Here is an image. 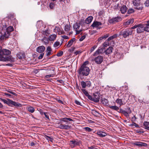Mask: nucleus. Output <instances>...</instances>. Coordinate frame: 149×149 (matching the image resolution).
Listing matches in <instances>:
<instances>
[{
  "label": "nucleus",
  "mask_w": 149,
  "mask_h": 149,
  "mask_svg": "<svg viewBox=\"0 0 149 149\" xmlns=\"http://www.w3.org/2000/svg\"><path fill=\"white\" fill-rule=\"evenodd\" d=\"M116 102L118 104H119L120 106L124 105L123 102L122 100L118 98L116 100Z\"/></svg>",
  "instance_id": "31"
},
{
  "label": "nucleus",
  "mask_w": 149,
  "mask_h": 149,
  "mask_svg": "<svg viewBox=\"0 0 149 149\" xmlns=\"http://www.w3.org/2000/svg\"><path fill=\"white\" fill-rule=\"evenodd\" d=\"M49 113L47 112H45V113H44V115L45 116V117L47 119L49 120H50V119L49 118V116H48Z\"/></svg>",
  "instance_id": "56"
},
{
  "label": "nucleus",
  "mask_w": 149,
  "mask_h": 149,
  "mask_svg": "<svg viewBox=\"0 0 149 149\" xmlns=\"http://www.w3.org/2000/svg\"><path fill=\"white\" fill-rule=\"evenodd\" d=\"M121 99L122 100L124 104H125L127 102V100H128V97L126 96V95H125L123 96V98Z\"/></svg>",
  "instance_id": "30"
},
{
  "label": "nucleus",
  "mask_w": 149,
  "mask_h": 149,
  "mask_svg": "<svg viewBox=\"0 0 149 149\" xmlns=\"http://www.w3.org/2000/svg\"><path fill=\"white\" fill-rule=\"evenodd\" d=\"M76 39L75 38H73L69 40L68 42V43L67 45V47H70L72 44L73 42Z\"/></svg>",
  "instance_id": "24"
},
{
  "label": "nucleus",
  "mask_w": 149,
  "mask_h": 149,
  "mask_svg": "<svg viewBox=\"0 0 149 149\" xmlns=\"http://www.w3.org/2000/svg\"><path fill=\"white\" fill-rule=\"evenodd\" d=\"M134 12V10L133 9L131 8L129 9L127 11V13L129 14H131Z\"/></svg>",
  "instance_id": "54"
},
{
  "label": "nucleus",
  "mask_w": 149,
  "mask_h": 149,
  "mask_svg": "<svg viewBox=\"0 0 149 149\" xmlns=\"http://www.w3.org/2000/svg\"><path fill=\"white\" fill-rule=\"evenodd\" d=\"M147 24H145V31L149 32V20L147 21Z\"/></svg>",
  "instance_id": "27"
},
{
  "label": "nucleus",
  "mask_w": 149,
  "mask_h": 149,
  "mask_svg": "<svg viewBox=\"0 0 149 149\" xmlns=\"http://www.w3.org/2000/svg\"><path fill=\"white\" fill-rule=\"evenodd\" d=\"M102 25L101 22L96 21H94L91 25V26L93 28L97 27L99 26H101Z\"/></svg>",
  "instance_id": "18"
},
{
  "label": "nucleus",
  "mask_w": 149,
  "mask_h": 149,
  "mask_svg": "<svg viewBox=\"0 0 149 149\" xmlns=\"http://www.w3.org/2000/svg\"><path fill=\"white\" fill-rule=\"evenodd\" d=\"M81 143L80 141L71 140L70 141V145L72 148H73L77 146H79Z\"/></svg>",
  "instance_id": "11"
},
{
  "label": "nucleus",
  "mask_w": 149,
  "mask_h": 149,
  "mask_svg": "<svg viewBox=\"0 0 149 149\" xmlns=\"http://www.w3.org/2000/svg\"><path fill=\"white\" fill-rule=\"evenodd\" d=\"M81 84L82 87L83 88H85L86 87V86L85 82L82 81L81 82Z\"/></svg>",
  "instance_id": "46"
},
{
  "label": "nucleus",
  "mask_w": 149,
  "mask_h": 149,
  "mask_svg": "<svg viewBox=\"0 0 149 149\" xmlns=\"http://www.w3.org/2000/svg\"><path fill=\"white\" fill-rule=\"evenodd\" d=\"M145 24H135L131 27V29H136V31L138 33L143 32L145 31Z\"/></svg>",
  "instance_id": "3"
},
{
  "label": "nucleus",
  "mask_w": 149,
  "mask_h": 149,
  "mask_svg": "<svg viewBox=\"0 0 149 149\" xmlns=\"http://www.w3.org/2000/svg\"><path fill=\"white\" fill-rule=\"evenodd\" d=\"M118 36H118V35L117 34H115L109 37L107 39V40L108 41H110L115 38H116Z\"/></svg>",
  "instance_id": "29"
},
{
  "label": "nucleus",
  "mask_w": 149,
  "mask_h": 149,
  "mask_svg": "<svg viewBox=\"0 0 149 149\" xmlns=\"http://www.w3.org/2000/svg\"><path fill=\"white\" fill-rule=\"evenodd\" d=\"M92 113L94 116H98L99 114V113L95 110H93L92 111Z\"/></svg>",
  "instance_id": "41"
},
{
  "label": "nucleus",
  "mask_w": 149,
  "mask_h": 149,
  "mask_svg": "<svg viewBox=\"0 0 149 149\" xmlns=\"http://www.w3.org/2000/svg\"><path fill=\"white\" fill-rule=\"evenodd\" d=\"M127 8L125 5H123L120 8V11L122 14L125 13L127 10Z\"/></svg>",
  "instance_id": "19"
},
{
  "label": "nucleus",
  "mask_w": 149,
  "mask_h": 149,
  "mask_svg": "<svg viewBox=\"0 0 149 149\" xmlns=\"http://www.w3.org/2000/svg\"><path fill=\"white\" fill-rule=\"evenodd\" d=\"M10 53V50L6 49H2V47H0V60L3 61H6L7 59L4 57L3 55H8Z\"/></svg>",
  "instance_id": "2"
},
{
  "label": "nucleus",
  "mask_w": 149,
  "mask_h": 149,
  "mask_svg": "<svg viewBox=\"0 0 149 149\" xmlns=\"http://www.w3.org/2000/svg\"><path fill=\"white\" fill-rule=\"evenodd\" d=\"M93 19V17L92 16H90L87 17L86 20V23L88 24L91 23Z\"/></svg>",
  "instance_id": "26"
},
{
  "label": "nucleus",
  "mask_w": 149,
  "mask_h": 149,
  "mask_svg": "<svg viewBox=\"0 0 149 149\" xmlns=\"http://www.w3.org/2000/svg\"><path fill=\"white\" fill-rule=\"evenodd\" d=\"M146 6L148 7L149 6V0H146L144 3Z\"/></svg>",
  "instance_id": "57"
},
{
  "label": "nucleus",
  "mask_w": 149,
  "mask_h": 149,
  "mask_svg": "<svg viewBox=\"0 0 149 149\" xmlns=\"http://www.w3.org/2000/svg\"><path fill=\"white\" fill-rule=\"evenodd\" d=\"M86 38V36L83 35L79 39V40L80 41H82Z\"/></svg>",
  "instance_id": "64"
},
{
  "label": "nucleus",
  "mask_w": 149,
  "mask_h": 149,
  "mask_svg": "<svg viewBox=\"0 0 149 149\" xmlns=\"http://www.w3.org/2000/svg\"><path fill=\"white\" fill-rule=\"evenodd\" d=\"M131 112V111L130 110V108H128V111H126L125 110H124L122 114L127 118H128L129 117V114H130Z\"/></svg>",
  "instance_id": "17"
},
{
  "label": "nucleus",
  "mask_w": 149,
  "mask_h": 149,
  "mask_svg": "<svg viewBox=\"0 0 149 149\" xmlns=\"http://www.w3.org/2000/svg\"><path fill=\"white\" fill-rule=\"evenodd\" d=\"M93 101L95 102H97L99 101L100 99V93L97 92L93 93Z\"/></svg>",
  "instance_id": "10"
},
{
  "label": "nucleus",
  "mask_w": 149,
  "mask_h": 149,
  "mask_svg": "<svg viewBox=\"0 0 149 149\" xmlns=\"http://www.w3.org/2000/svg\"><path fill=\"white\" fill-rule=\"evenodd\" d=\"M103 51V49L102 47H99L98 49L96 50L93 54L94 56H95L100 53H101Z\"/></svg>",
  "instance_id": "20"
},
{
  "label": "nucleus",
  "mask_w": 149,
  "mask_h": 149,
  "mask_svg": "<svg viewBox=\"0 0 149 149\" xmlns=\"http://www.w3.org/2000/svg\"><path fill=\"white\" fill-rule=\"evenodd\" d=\"M26 109L31 113H33L35 111L34 108L31 106H29L26 107Z\"/></svg>",
  "instance_id": "25"
},
{
  "label": "nucleus",
  "mask_w": 149,
  "mask_h": 149,
  "mask_svg": "<svg viewBox=\"0 0 149 149\" xmlns=\"http://www.w3.org/2000/svg\"><path fill=\"white\" fill-rule=\"evenodd\" d=\"M132 144L134 146H135L139 147H141L142 146H145L147 145L146 143H143L140 141H135L132 143Z\"/></svg>",
  "instance_id": "12"
},
{
  "label": "nucleus",
  "mask_w": 149,
  "mask_h": 149,
  "mask_svg": "<svg viewBox=\"0 0 149 149\" xmlns=\"http://www.w3.org/2000/svg\"><path fill=\"white\" fill-rule=\"evenodd\" d=\"M58 33L59 35H61L64 34V32L63 30H62V29H61V30H60L59 32Z\"/></svg>",
  "instance_id": "63"
},
{
  "label": "nucleus",
  "mask_w": 149,
  "mask_h": 149,
  "mask_svg": "<svg viewBox=\"0 0 149 149\" xmlns=\"http://www.w3.org/2000/svg\"><path fill=\"white\" fill-rule=\"evenodd\" d=\"M6 91L15 96L17 95V94L13 92L10 89H8V90H6Z\"/></svg>",
  "instance_id": "50"
},
{
  "label": "nucleus",
  "mask_w": 149,
  "mask_h": 149,
  "mask_svg": "<svg viewBox=\"0 0 149 149\" xmlns=\"http://www.w3.org/2000/svg\"><path fill=\"white\" fill-rule=\"evenodd\" d=\"M96 131L93 132V133H95L97 135L100 137L102 138L106 136L107 134L105 132L102 131H98L95 133Z\"/></svg>",
  "instance_id": "13"
},
{
  "label": "nucleus",
  "mask_w": 149,
  "mask_h": 149,
  "mask_svg": "<svg viewBox=\"0 0 149 149\" xmlns=\"http://www.w3.org/2000/svg\"><path fill=\"white\" fill-rule=\"evenodd\" d=\"M45 47L43 46H40L38 47L36 49V51L40 53H43L45 50Z\"/></svg>",
  "instance_id": "14"
},
{
  "label": "nucleus",
  "mask_w": 149,
  "mask_h": 149,
  "mask_svg": "<svg viewBox=\"0 0 149 149\" xmlns=\"http://www.w3.org/2000/svg\"><path fill=\"white\" fill-rule=\"evenodd\" d=\"M108 41H108L107 40H106L104 43L103 45V46L105 47H106L108 46H109V44Z\"/></svg>",
  "instance_id": "44"
},
{
  "label": "nucleus",
  "mask_w": 149,
  "mask_h": 149,
  "mask_svg": "<svg viewBox=\"0 0 149 149\" xmlns=\"http://www.w3.org/2000/svg\"><path fill=\"white\" fill-rule=\"evenodd\" d=\"M86 97H87L90 100L93 101V97H92L91 95H89V94Z\"/></svg>",
  "instance_id": "61"
},
{
  "label": "nucleus",
  "mask_w": 149,
  "mask_h": 149,
  "mask_svg": "<svg viewBox=\"0 0 149 149\" xmlns=\"http://www.w3.org/2000/svg\"><path fill=\"white\" fill-rule=\"evenodd\" d=\"M132 29L131 28L126 29L125 31L120 33L119 36H123L124 38H126L129 35H131L132 34L133 32Z\"/></svg>",
  "instance_id": "4"
},
{
  "label": "nucleus",
  "mask_w": 149,
  "mask_h": 149,
  "mask_svg": "<svg viewBox=\"0 0 149 149\" xmlns=\"http://www.w3.org/2000/svg\"><path fill=\"white\" fill-rule=\"evenodd\" d=\"M65 125L61 124L59 125V128L61 129H64Z\"/></svg>",
  "instance_id": "62"
},
{
  "label": "nucleus",
  "mask_w": 149,
  "mask_h": 149,
  "mask_svg": "<svg viewBox=\"0 0 149 149\" xmlns=\"http://www.w3.org/2000/svg\"><path fill=\"white\" fill-rule=\"evenodd\" d=\"M56 38V35L55 34L52 35L49 37V40L50 41H53Z\"/></svg>",
  "instance_id": "36"
},
{
  "label": "nucleus",
  "mask_w": 149,
  "mask_h": 149,
  "mask_svg": "<svg viewBox=\"0 0 149 149\" xmlns=\"http://www.w3.org/2000/svg\"><path fill=\"white\" fill-rule=\"evenodd\" d=\"M122 19L120 17L117 16L109 19V21L110 24H113L120 21Z\"/></svg>",
  "instance_id": "8"
},
{
  "label": "nucleus",
  "mask_w": 149,
  "mask_h": 149,
  "mask_svg": "<svg viewBox=\"0 0 149 149\" xmlns=\"http://www.w3.org/2000/svg\"><path fill=\"white\" fill-rule=\"evenodd\" d=\"M97 46L96 45H95L93 47H92L90 50L91 52H93L95 49L97 47Z\"/></svg>",
  "instance_id": "58"
},
{
  "label": "nucleus",
  "mask_w": 149,
  "mask_h": 149,
  "mask_svg": "<svg viewBox=\"0 0 149 149\" xmlns=\"http://www.w3.org/2000/svg\"><path fill=\"white\" fill-rule=\"evenodd\" d=\"M61 120L65 122H67L68 120L70 121H74L73 120L70 118H62Z\"/></svg>",
  "instance_id": "32"
},
{
  "label": "nucleus",
  "mask_w": 149,
  "mask_h": 149,
  "mask_svg": "<svg viewBox=\"0 0 149 149\" xmlns=\"http://www.w3.org/2000/svg\"><path fill=\"white\" fill-rule=\"evenodd\" d=\"M17 56L19 59H21L24 58L25 55L24 53H19L17 54Z\"/></svg>",
  "instance_id": "33"
},
{
  "label": "nucleus",
  "mask_w": 149,
  "mask_h": 149,
  "mask_svg": "<svg viewBox=\"0 0 149 149\" xmlns=\"http://www.w3.org/2000/svg\"><path fill=\"white\" fill-rule=\"evenodd\" d=\"M44 53H41L40 56L38 57V58L39 59L42 58L44 56Z\"/></svg>",
  "instance_id": "59"
},
{
  "label": "nucleus",
  "mask_w": 149,
  "mask_h": 149,
  "mask_svg": "<svg viewBox=\"0 0 149 149\" xmlns=\"http://www.w3.org/2000/svg\"><path fill=\"white\" fill-rule=\"evenodd\" d=\"M109 107L112 109L116 111L119 109V107L116 106H109Z\"/></svg>",
  "instance_id": "34"
},
{
  "label": "nucleus",
  "mask_w": 149,
  "mask_h": 149,
  "mask_svg": "<svg viewBox=\"0 0 149 149\" xmlns=\"http://www.w3.org/2000/svg\"><path fill=\"white\" fill-rule=\"evenodd\" d=\"M89 62L88 61H85L84 63L81 66V67H88L86 65L88 64Z\"/></svg>",
  "instance_id": "45"
},
{
  "label": "nucleus",
  "mask_w": 149,
  "mask_h": 149,
  "mask_svg": "<svg viewBox=\"0 0 149 149\" xmlns=\"http://www.w3.org/2000/svg\"><path fill=\"white\" fill-rule=\"evenodd\" d=\"M45 138L48 141H49L51 142H52L53 140V139L52 137L51 136H49L47 135H45Z\"/></svg>",
  "instance_id": "37"
},
{
  "label": "nucleus",
  "mask_w": 149,
  "mask_h": 149,
  "mask_svg": "<svg viewBox=\"0 0 149 149\" xmlns=\"http://www.w3.org/2000/svg\"><path fill=\"white\" fill-rule=\"evenodd\" d=\"M116 58L118 59H120L123 56L122 54H120L119 53L117 52L115 55Z\"/></svg>",
  "instance_id": "39"
},
{
  "label": "nucleus",
  "mask_w": 149,
  "mask_h": 149,
  "mask_svg": "<svg viewBox=\"0 0 149 149\" xmlns=\"http://www.w3.org/2000/svg\"><path fill=\"white\" fill-rule=\"evenodd\" d=\"M113 48L112 47H109L105 51V53L106 54L108 55L111 54L112 52Z\"/></svg>",
  "instance_id": "22"
},
{
  "label": "nucleus",
  "mask_w": 149,
  "mask_h": 149,
  "mask_svg": "<svg viewBox=\"0 0 149 149\" xmlns=\"http://www.w3.org/2000/svg\"><path fill=\"white\" fill-rule=\"evenodd\" d=\"M52 73V74H51L48 75H47L45 76V78H47L48 77H53L55 75V74H54V73Z\"/></svg>",
  "instance_id": "51"
},
{
  "label": "nucleus",
  "mask_w": 149,
  "mask_h": 149,
  "mask_svg": "<svg viewBox=\"0 0 149 149\" xmlns=\"http://www.w3.org/2000/svg\"><path fill=\"white\" fill-rule=\"evenodd\" d=\"M134 22V19L132 18L131 19H130L128 20V21H127L126 22H124V25L125 26L127 27L128 25L132 24Z\"/></svg>",
  "instance_id": "16"
},
{
  "label": "nucleus",
  "mask_w": 149,
  "mask_h": 149,
  "mask_svg": "<svg viewBox=\"0 0 149 149\" xmlns=\"http://www.w3.org/2000/svg\"><path fill=\"white\" fill-rule=\"evenodd\" d=\"M72 127L71 125H65L64 128L65 130H69Z\"/></svg>",
  "instance_id": "49"
},
{
  "label": "nucleus",
  "mask_w": 149,
  "mask_h": 149,
  "mask_svg": "<svg viewBox=\"0 0 149 149\" xmlns=\"http://www.w3.org/2000/svg\"><path fill=\"white\" fill-rule=\"evenodd\" d=\"M84 129L86 132H91L93 130V129L88 127H85Z\"/></svg>",
  "instance_id": "43"
},
{
  "label": "nucleus",
  "mask_w": 149,
  "mask_h": 149,
  "mask_svg": "<svg viewBox=\"0 0 149 149\" xmlns=\"http://www.w3.org/2000/svg\"><path fill=\"white\" fill-rule=\"evenodd\" d=\"M60 42H59L56 41L55 42L54 45V47H56L59 45Z\"/></svg>",
  "instance_id": "52"
},
{
  "label": "nucleus",
  "mask_w": 149,
  "mask_h": 149,
  "mask_svg": "<svg viewBox=\"0 0 149 149\" xmlns=\"http://www.w3.org/2000/svg\"><path fill=\"white\" fill-rule=\"evenodd\" d=\"M7 26H6L5 28L6 29V31L5 32V35L6 38H8L10 35V33L11 32L13 31V28L12 26H10L7 28Z\"/></svg>",
  "instance_id": "7"
},
{
  "label": "nucleus",
  "mask_w": 149,
  "mask_h": 149,
  "mask_svg": "<svg viewBox=\"0 0 149 149\" xmlns=\"http://www.w3.org/2000/svg\"><path fill=\"white\" fill-rule=\"evenodd\" d=\"M101 101L102 103L105 105H107L109 103V101L108 100L105 98L102 99L101 100Z\"/></svg>",
  "instance_id": "38"
},
{
  "label": "nucleus",
  "mask_w": 149,
  "mask_h": 149,
  "mask_svg": "<svg viewBox=\"0 0 149 149\" xmlns=\"http://www.w3.org/2000/svg\"><path fill=\"white\" fill-rule=\"evenodd\" d=\"M144 128L149 130V122L145 121L143 123Z\"/></svg>",
  "instance_id": "28"
},
{
  "label": "nucleus",
  "mask_w": 149,
  "mask_h": 149,
  "mask_svg": "<svg viewBox=\"0 0 149 149\" xmlns=\"http://www.w3.org/2000/svg\"><path fill=\"white\" fill-rule=\"evenodd\" d=\"M70 29V25L68 24H66L64 27V30L65 31L68 32L69 31Z\"/></svg>",
  "instance_id": "35"
},
{
  "label": "nucleus",
  "mask_w": 149,
  "mask_h": 149,
  "mask_svg": "<svg viewBox=\"0 0 149 149\" xmlns=\"http://www.w3.org/2000/svg\"><path fill=\"white\" fill-rule=\"evenodd\" d=\"M8 18L10 19V20H12L14 18V15L13 13H10L8 15Z\"/></svg>",
  "instance_id": "42"
},
{
  "label": "nucleus",
  "mask_w": 149,
  "mask_h": 149,
  "mask_svg": "<svg viewBox=\"0 0 149 149\" xmlns=\"http://www.w3.org/2000/svg\"><path fill=\"white\" fill-rule=\"evenodd\" d=\"M1 100L3 101L4 103L6 104H7L8 106L12 107V106L11 105H10V101H11V100L8 99H7V100H6L4 99H1Z\"/></svg>",
  "instance_id": "23"
},
{
  "label": "nucleus",
  "mask_w": 149,
  "mask_h": 149,
  "mask_svg": "<svg viewBox=\"0 0 149 149\" xmlns=\"http://www.w3.org/2000/svg\"><path fill=\"white\" fill-rule=\"evenodd\" d=\"M10 105L13 106V105L15 106L16 107H21L22 106V105L21 104L14 101L12 100L10 101Z\"/></svg>",
  "instance_id": "15"
},
{
  "label": "nucleus",
  "mask_w": 149,
  "mask_h": 149,
  "mask_svg": "<svg viewBox=\"0 0 149 149\" xmlns=\"http://www.w3.org/2000/svg\"><path fill=\"white\" fill-rule=\"evenodd\" d=\"M81 91L83 92V93L87 96L89 94L88 92L85 89H81Z\"/></svg>",
  "instance_id": "48"
},
{
  "label": "nucleus",
  "mask_w": 149,
  "mask_h": 149,
  "mask_svg": "<svg viewBox=\"0 0 149 149\" xmlns=\"http://www.w3.org/2000/svg\"><path fill=\"white\" fill-rule=\"evenodd\" d=\"M55 6V5L54 3L52 2L50 3L49 5V7L50 9H53L54 8Z\"/></svg>",
  "instance_id": "47"
},
{
  "label": "nucleus",
  "mask_w": 149,
  "mask_h": 149,
  "mask_svg": "<svg viewBox=\"0 0 149 149\" xmlns=\"http://www.w3.org/2000/svg\"><path fill=\"white\" fill-rule=\"evenodd\" d=\"M60 30H61V27L59 26H56L54 29V31L58 33Z\"/></svg>",
  "instance_id": "40"
},
{
  "label": "nucleus",
  "mask_w": 149,
  "mask_h": 149,
  "mask_svg": "<svg viewBox=\"0 0 149 149\" xmlns=\"http://www.w3.org/2000/svg\"><path fill=\"white\" fill-rule=\"evenodd\" d=\"M85 82L86 86L89 87L91 86V83L89 81H86Z\"/></svg>",
  "instance_id": "55"
},
{
  "label": "nucleus",
  "mask_w": 149,
  "mask_h": 149,
  "mask_svg": "<svg viewBox=\"0 0 149 149\" xmlns=\"http://www.w3.org/2000/svg\"><path fill=\"white\" fill-rule=\"evenodd\" d=\"M63 52L61 51L57 54L56 56L58 57L61 56L63 55Z\"/></svg>",
  "instance_id": "53"
},
{
  "label": "nucleus",
  "mask_w": 149,
  "mask_h": 149,
  "mask_svg": "<svg viewBox=\"0 0 149 149\" xmlns=\"http://www.w3.org/2000/svg\"><path fill=\"white\" fill-rule=\"evenodd\" d=\"M132 3L135 8L138 10H142L143 7L142 4L140 1V0H132Z\"/></svg>",
  "instance_id": "5"
},
{
  "label": "nucleus",
  "mask_w": 149,
  "mask_h": 149,
  "mask_svg": "<svg viewBox=\"0 0 149 149\" xmlns=\"http://www.w3.org/2000/svg\"><path fill=\"white\" fill-rule=\"evenodd\" d=\"M128 89V87L127 86L125 85L121 86L120 88V90L122 92H125Z\"/></svg>",
  "instance_id": "21"
},
{
  "label": "nucleus",
  "mask_w": 149,
  "mask_h": 149,
  "mask_svg": "<svg viewBox=\"0 0 149 149\" xmlns=\"http://www.w3.org/2000/svg\"><path fill=\"white\" fill-rule=\"evenodd\" d=\"M109 36V34H107L104 36H101L102 38H103V39H105L107 38Z\"/></svg>",
  "instance_id": "60"
},
{
  "label": "nucleus",
  "mask_w": 149,
  "mask_h": 149,
  "mask_svg": "<svg viewBox=\"0 0 149 149\" xmlns=\"http://www.w3.org/2000/svg\"><path fill=\"white\" fill-rule=\"evenodd\" d=\"M77 72L80 76H87L90 73V70L88 67H80Z\"/></svg>",
  "instance_id": "1"
},
{
  "label": "nucleus",
  "mask_w": 149,
  "mask_h": 149,
  "mask_svg": "<svg viewBox=\"0 0 149 149\" xmlns=\"http://www.w3.org/2000/svg\"><path fill=\"white\" fill-rule=\"evenodd\" d=\"M103 59V56H102L99 55L95 58L94 61L96 63L100 64L102 62Z\"/></svg>",
  "instance_id": "9"
},
{
  "label": "nucleus",
  "mask_w": 149,
  "mask_h": 149,
  "mask_svg": "<svg viewBox=\"0 0 149 149\" xmlns=\"http://www.w3.org/2000/svg\"><path fill=\"white\" fill-rule=\"evenodd\" d=\"M80 24L81 22H80L79 23H76L73 26V28L76 32V34H79L82 31V29L79 30L80 26Z\"/></svg>",
  "instance_id": "6"
}]
</instances>
